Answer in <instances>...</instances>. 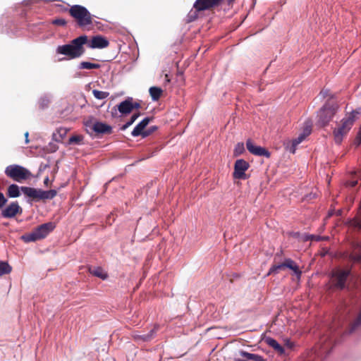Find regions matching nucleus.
I'll use <instances>...</instances> for the list:
<instances>
[{"label":"nucleus","mask_w":361,"mask_h":361,"mask_svg":"<svg viewBox=\"0 0 361 361\" xmlns=\"http://www.w3.org/2000/svg\"><path fill=\"white\" fill-rule=\"evenodd\" d=\"M87 42L86 35H81L73 39L69 44L59 45L56 49V54L63 55L65 58L59 59L71 60L81 57L85 53L84 44Z\"/></svg>","instance_id":"obj_1"},{"label":"nucleus","mask_w":361,"mask_h":361,"mask_svg":"<svg viewBox=\"0 0 361 361\" xmlns=\"http://www.w3.org/2000/svg\"><path fill=\"white\" fill-rule=\"evenodd\" d=\"M21 191L25 195L35 201L52 200L57 195L56 190H43L26 186H22Z\"/></svg>","instance_id":"obj_2"},{"label":"nucleus","mask_w":361,"mask_h":361,"mask_svg":"<svg viewBox=\"0 0 361 361\" xmlns=\"http://www.w3.org/2000/svg\"><path fill=\"white\" fill-rule=\"evenodd\" d=\"M4 173L8 177L18 183L28 179L32 176L28 169L18 164L8 166Z\"/></svg>","instance_id":"obj_3"},{"label":"nucleus","mask_w":361,"mask_h":361,"mask_svg":"<svg viewBox=\"0 0 361 361\" xmlns=\"http://www.w3.org/2000/svg\"><path fill=\"white\" fill-rule=\"evenodd\" d=\"M69 11L80 27L92 24L91 14L85 7L74 5L71 7Z\"/></svg>","instance_id":"obj_4"},{"label":"nucleus","mask_w":361,"mask_h":361,"mask_svg":"<svg viewBox=\"0 0 361 361\" xmlns=\"http://www.w3.org/2000/svg\"><path fill=\"white\" fill-rule=\"evenodd\" d=\"M337 109L338 105L336 104H331L326 103L324 104L317 113L318 123L323 126L327 125L332 119Z\"/></svg>","instance_id":"obj_5"},{"label":"nucleus","mask_w":361,"mask_h":361,"mask_svg":"<svg viewBox=\"0 0 361 361\" xmlns=\"http://www.w3.org/2000/svg\"><path fill=\"white\" fill-rule=\"evenodd\" d=\"M349 275V270L337 269L332 272V281L337 288L342 289L345 287V281Z\"/></svg>","instance_id":"obj_6"},{"label":"nucleus","mask_w":361,"mask_h":361,"mask_svg":"<svg viewBox=\"0 0 361 361\" xmlns=\"http://www.w3.org/2000/svg\"><path fill=\"white\" fill-rule=\"evenodd\" d=\"M286 267L293 270L298 276L301 275V271L299 270L298 267L291 259H286L283 263L273 266L270 269L269 274L278 273L280 270Z\"/></svg>","instance_id":"obj_7"},{"label":"nucleus","mask_w":361,"mask_h":361,"mask_svg":"<svg viewBox=\"0 0 361 361\" xmlns=\"http://www.w3.org/2000/svg\"><path fill=\"white\" fill-rule=\"evenodd\" d=\"M360 114V111L358 110L352 111L341 120L339 126L348 133Z\"/></svg>","instance_id":"obj_8"},{"label":"nucleus","mask_w":361,"mask_h":361,"mask_svg":"<svg viewBox=\"0 0 361 361\" xmlns=\"http://www.w3.org/2000/svg\"><path fill=\"white\" fill-rule=\"evenodd\" d=\"M85 126L97 134H110L112 132L111 126L99 121L86 122Z\"/></svg>","instance_id":"obj_9"},{"label":"nucleus","mask_w":361,"mask_h":361,"mask_svg":"<svg viewBox=\"0 0 361 361\" xmlns=\"http://www.w3.org/2000/svg\"><path fill=\"white\" fill-rule=\"evenodd\" d=\"M249 168V164L244 159L236 160L234 165L233 177L236 179H245V171Z\"/></svg>","instance_id":"obj_10"},{"label":"nucleus","mask_w":361,"mask_h":361,"mask_svg":"<svg viewBox=\"0 0 361 361\" xmlns=\"http://www.w3.org/2000/svg\"><path fill=\"white\" fill-rule=\"evenodd\" d=\"M246 147L247 150L254 155L265 157L267 158L270 157V153L267 149L258 145H255L250 139L246 141Z\"/></svg>","instance_id":"obj_11"},{"label":"nucleus","mask_w":361,"mask_h":361,"mask_svg":"<svg viewBox=\"0 0 361 361\" xmlns=\"http://www.w3.org/2000/svg\"><path fill=\"white\" fill-rule=\"evenodd\" d=\"M22 209L17 202H13L2 210L1 214L4 218H13L18 213H21Z\"/></svg>","instance_id":"obj_12"},{"label":"nucleus","mask_w":361,"mask_h":361,"mask_svg":"<svg viewBox=\"0 0 361 361\" xmlns=\"http://www.w3.org/2000/svg\"><path fill=\"white\" fill-rule=\"evenodd\" d=\"M55 228V225L52 222L43 224L35 229L37 235L39 240L44 238Z\"/></svg>","instance_id":"obj_13"},{"label":"nucleus","mask_w":361,"mask_h":361,"mask_svg":"<svg viewBox=\"0 0 361 361\" xmlns=\"http://www.w3.org/2000/svg\"><path fill=\"white\" fill-rule=\"evenodd\" d=\"M221 0H196L194 8L198 11H204L217 5Z\"/></svg>","instance_id":"obj_14"},{"label":"nucleus","mask_w":361,"mask_h":361,"mask_svg":"<svg viewBox=\"0 0 361 361\" xmlns=\"http://www.w3.org/2000/svg\"><path fill=\"white\" fill-rule=\"evenodd\" d=\"M109 41L100 35L94 36L89 43V47L92 49H104L109 46Z\"/></svg>","instance_id":"obj_15"},{"label":"nucleus","mask_w":361,"mask_h":361,"mask_svg":"<svg viewBox=\"0 0 361 361\" xmlns=\"http://www.w3.org/2000/svg\"><path fill=\"white\" fill-rule=\"evenodd\" d=\"M157 331V326H154L150 331L147 334H140L135 333L133 336L134 339L138 342H147L151 341L155 336Z\"/></svg>","instance_id":"obj_16"},{"label":"nucleus","mask_w":361,"mask_h":361,"mask_svg":"<svg viewBox=\"0 0 361 361\" xmlns=\"http://www.w3.org/2000/svg\"><path fill=\"white\" fill-rule=\"evenodd\" d=\"M132 98H128L125 101L121 102L118 106V110L123 114H127L131 112L133 109Z\"/></svg>","instance_id":"obj_17"},{"label":"nucleus","mask_w":361,"mask_h":361,"mask_svg":"<svg viewBox=\"0 0 361 361\" xmlns=\"http://www.w3.org/2000/svg\"><path fill=\"white\" fill-rule=\"evenodd\" d=\"M150 118L146 117L143 118L133 130L131 135L133 137H137L141 135L142 131L145 128V127L148 125Z\"/></svg>","instance_id":"obj_18"},{"label":"nucleus","mask_w":361,"mask_h":361,"mask_svg":"<svg viewBox=\"0 0 361 361\" xmlns=\"http://www.w3.org/2000/svg\"><path fill=\"white\" fill-rule=\"evenodd\" d=\"M265 342L271 348H273L278 353L282 355L284 353V348L274 338H267Z\"/></svg>","instance_id":"obj_19"},{"label":"nucleus","mask_w":361,"mask_h":361,"mask_svg":"<svg viewBox=\"0 0 361 361\" xmlns=\"http://www.w3.org/2000/svg\"><path fill=\"white\" fill-rule=\"evenodd\" d=\"M20 191L21 187H19L16 184H11L8 188L7 194L8 197L16 198L20 195Z\"/></svg>","instance_id":"obj_20"},{"label":"nucleus","mask_w":361,"mask_h":361,"mask_svg":"<svg viewBox=\"0 0 361 361\" xmlns=\"http://www.w3.org/2000/svg\"><path fill=\"white\" fill-rule=\"evenodd\" d=\"M348 133L345 132V130H343L339 126L337 128H336L334 130V140L336 144H341L343 137L347 135Z\"/></svg>","instance_id":"obj_21"},{"label":"nucleus","mask_w":361,"mask_h":361,"mask_svg":"<svg viewBox=\"0 0 361 361\" xmlns=\"http://www.w3.org/2000/svg\"><path fill=\"white\" fill-rule=\"evenodd\" d=\"M304 140L305 137H303V136L301 134H300L297 138L292 140L290 146L287 145L286 148L289 150L290 152L294 154L295 152L297 146L300 143H301Z\"/></svg>","instance_id":"obj_22"},{"label":"nucleus","mask_w":361,"mask_h":361,"mask_svg":"<svg viewBox=\"0 0 361 361\" xmlns=\"http://www.w3.org/2000/svg\"><path fill=\"white\" fill-rule=\"evenodd\" d=\"M149 92L152 101H157L162 94V90L157 87H151Z\"/></svg>","instance_id":"obj_23"},{"label":"nucleus","mask_w":361,"mask_h":361,"mask_svg":"<svg viewBox=\"0 0 361 361\" xmlns=\"http://www.w3.org/2000/svg\"><path fill=\"white\" fill-rule=\"evenodd\" d=\"M100 64L94 63L89 61H82L78 65V69H97L100 68Z\"/></svg>","instance_id":"obj_24"},{"label":"nucleus","mask_w":361,"mask_h":361,"mask_svg":"<svg viewBox=\"0 0 361 361\" xmlns=\"http://www.w3.org/2000/svg\"><path fill=\"white\" fill-rule=\"evenodd\" d=\"M12 271V267L5 261H0V276L8 274Z\"/></svg>","instance_id":"obj_25"},{"label":"nucleus","mask_w":361,"mask_h":361,"mask_svg":"<svg viewBox=\"0 0 361 361\" xmlns=\"http://www.w3.org/2000/svg\"><path fill=\"white\" fill-rule=\"evenodd\" d=\"M21 239L25 243L35 242L39 240L35 230L32 233L22 235Z\"/></svg>","instance_id":"obj_26"},{"label":"nucleus","mask_w":361,"mask_h":361,"mask_svg":"<svg viewBox=\"0 0 361 361\" xmlns=\"http://www.w3.org/2000/svg\"><path fill=\"white\" fill-rule=\"evenodd\" d=\"M92 94L94 97L97 99H104L109 95V93L107 92L99 91L97 90H93Z\"/></svg>","instance_id":"obj_27"},{"label":"nucleus","mask_w":361,"mask_h":361,"mask_svg":"<svg viewBox=\"0 0 361 361\" xmlns=\"http://www.w3.org/2000/svg\"><path fill=\"white\" fill-rule=\"evenodd\" d=\"M93 275L98 276L102 279H105L107 277V274L103 271L100 267H95L91 270Z\"/></svg>","instance_id":"obj_28"},{"label":"nucleus","mask_w":361,"mask_h":361,"mask_svg":"<svg viewBox=\"0 0 361 361\" xmlns=\"http://www.w3.org/2000/svg\"><path fill=\"white\" fill-rule=\"evenodd\" d=\"M245 152V147L243 142H238L235 145L233 154L234 156L238 157Z\"/></svg>","instance_id":"obj_29"},{"label":"nucleus","mask_w":361,"mask_h":361,"mask_svg":"<svg viewBox=\"0 0 361 361\" xmlns=\"http://www.w3.org/2000/svg\"><path fill=\"white\" fill-rule=\"evenodd\" d=\"M351 257L352 259L355 262H359L361 260V243L355 250L354 252L352 254Z\"/></svg>","instance_id":"obj_30"},{"label":"nucleus","mask_w":361,"mask_h":361,"mask_svg":"<svg viewBox=\"0 0 361 361\" xmlns=\"http://www.w3.org/2000/svg\"><path fill=\"white\" fill-rule=\"evenodd\" d=\"M139 116V114H134L132 115L130 119L123 126L122 129L125 130L130 126L136 121Z\"/></svg>","instance_id":"obj_31"},{"label":"nucleus","mask_w":361,"mask_h":361,"mask_svg":"<svg viewBox=\"0 0 361 361\" xmlns=\"http://www.w3.org/2000/svg\"><path fill=\"white\" fill-rule=\"evenodd\" d=\"M82 139L83 137L81 135H73L69 138V143H75L78 145H80L82 143Z\"/></svg>","instance_id":"obj_32"},{"label":"nucleus","mask_w":361,"mask_h":361,"mask_svg":"<svg viewBox=\"0 0 361 361\" xmlns=\"http://www.w3.org/2000/svg\"><path fill=\"white\" fill-rule=\"evenodd\" d=\"M49 102V100L46 97H41L39 100V106L42 109L47 106Z\"/></svg>","instance_id":"obj_33"},{"label":"nucleus","mask_w":361,"mask_h":361,"mask_svg":"<svg viewBox=\"0 0 361 361\" xmlns=\"http://www.w3.org/2000/svg\"><path fill=\"white\" fill-rule=\"evenodd\" d=\"M239 353H240V355L242 357H245L248 360H251L252 359L253 355H254L253 353H247V352H245V351H243V350L240 351Z\"/></svg>","instance_id":"obj_34"},{"label":"nucleus","mask_w":361,"mask_h":361,"mask_svg":"<svg viewBox=\"0 0 361 361\" xmlns=\"http://www.w3.org/2000/svg\"><path fill=\"white\" fill-rule=\"evenodd\" d=\"M322 239V237H321L320 235H309L305 237L306 240H310L319 241Z\"/></svg>","instance_id":"obj_35"},{"label":"nucleus","mask_w":361,"mask_h":361,"mask_svg":"<svg viewBox=\"0 0 361 361\" xmlns=\"http://www.w3.org/2000/svg\"><path fill=\"white\" fill-rule=\"evenodd\" d=\"M53 24L63 26L66 24V21L63 18H57L53 20Z\"/></svg>","instance_id":"obj_36"},{"label":"nucleus","mask_w":361,"mask_h":361,"mask_svg":"<svg viewBox=\"0 0 361 361\" xmlns=\"http://www.w3.org/2000/svg\"><path fill=\"white\" fill-rule=\"evenodd\" d=\"M311 130H312L311 126H307L304 128V130H303L302 133H301V135L303 136V137L305 138L307 136H308L311 133Z\"/></svg>","instance_id":"obj_37"},{"label":"nucleus","mask_w":361,"mask_h":361,"mask_svg":"<svg viewBox=\"0 0 361 361\" xmlns=\"http://www.w3.org/2000/svg\"><path fill=\"white\" fill-rule=\"evenodd\" d=\"M355 144L358 146L361 144V128L360 129L359 132L357 133V137L355 140Z\"/></svg>","instance_id":"obj_38"},{"label":"nucleus","mask_w":361,"mask_h":361,"mask_svg":"<svg viewBox=\"0 0 361 361\" xmlns=\"http://www.w3.org/2000/svg\"><path fill=\"white\" fill-rule=\"evenodd\" d=\"M355 144L358 146L361 144V128L360 129L359 132L357 133V137L355 140Z\"/></svg>","instance_id":"obj_39"},{"label":"nucleus","mask_w":361,"mask_h":361,"mask_svg":"<svg viewBox=\"0 0 361 361\" xmlns=\"http://www.w3.org/2000/svg\"><path fill=\"white\" fill-rule=\"evenodd\" d=\"M6 202V199L5 198L3 193L0 192V208L2 207L5 203Z\"/></svg>","instance_id":"obj_40"},{"label":"nucleus","mask_w":361,"mask_h":361,"mask_svg":"<svg viewBox=\"0 0 361 361\" xmlns=\"http://www.w3.org/2000/svg\"><path fill=\"white\" fill-rule=\"evenodd\" d=\"M251 360H253V361H265L262 356H260L259 355H257V354H254V355L252 357V359Z\"/></svg>","instance_id":"obj_41"},{"label":"nucleus","mask_w":361,"mask_h":361,"mask_svg":"<svg viewBox=\"0 0 361 361\" xmlns=\"http://www.w3.org/2000/svg\"><path fill=\"white\" fill-rule=\"evenodd\" d=\"M319 95L322 97L325 98V97L329 96V90H323L321 91Z\"/></svg>","instance_id":"obj_42"},{"label":"nucleus","mask_w":361,"mask_h":361,"mask_svg":"<svg viewBox=\"0 0 361 361\" xmlns=\"http://www.w3.org/2000/svg\"><path fill=\"white\" fill-rule=\"evenodd\" d=\"M150 135V132L148 130H143L142 131V133L140 135H142V137H147Z\"/></svg>","instance_id":"obj_43"},{"label":"nucleus","mask_w":361,"mask_h":361,"mask_svg":"<svg viewBox=\"0 0 361 361\" xmlns=\"http://www.w3.org/2000/svg\"><path fill=\"white\" fill-rule=\"evenodd\" d=\"M357 184V180H350L347 183V185L350 187H355Z\"/></svg>","instance_id":"obj_44"},{"label":"nucleus","mask_w":361,"mask_h":361,"mask_svg":"<svg viewBox=\"0 0 361 361\" xmlns=\"http://www.w3.org/2000/svg\"><path fill=\"white\" fill-rule=\"evenodd\" d=\"M157 129V127L154 126H151L149 128H148L147 130L150 132V134H152L153 132H154Z\"/></svg>","instance_id":"obj_45"},{"label":"nucleus","mask_w":361,"mask_h":361,"mask_svg":"<svg viewBox=\"0 0 361 361\" xmlns=\"http://www.w3.org/2000/svg\"><path fill=\"white\" fill-rule=\"evenodd\" d=\"M28 135H29V133H28V132H26V133H25V143H26V144H27V143L29 142Z\"/></svg>","instance_id":"obj_46"},{"label":"nucleus","mask_w":361,"mask_h":361,"mask_svg":"<svg viewBox=\"0 0 361 361\" xmlns=\"http://www.w3.org/2000/svg\"><path fill=\"white\" fill-rule=\"evenodd\" d=\"M133 109H138L140 107V105L139 103L137 102H135V103H133Z\"/></svg>","instance_id":"obj_47"},{"label":"nucleus","mask_w":361,"mask_h":361,"mask_svg":"<svg viewBox=\"0 0 361 361\" xmlns=\"http://www.w3.org/2000/svg\"><path fill=\"white\" fill-rule=\"evenodd\" d=\"M53 139L57 142H60L61 139L57 138V135L56 133H53Z\"/></svg>","instance_id":"obj_48"},{"label":"nucleus","mask_w":361,"mask_h":361,"mask_svg":"<svg viewBox=\"0 0 361 361\" xmlns=\"http://www.w3.org/2000/svg\"><path fill=\"white\" fill-rule=\"evenodd\" d=\"M48 182H49V178H46L44 181V184L47 185L48 183Z\"/></svg>","instance_id":"obj_49"},{"label":"nucleus","mask_w":361,"mask_h":361,"mask_svg":"<svg viewBox=\"0 0 361 361\" xmlns=\"http://www.w3.org/2000/svg\"><path fill=\"white\" fill-rule=\"evenodd\" d=\"M235 361H246V360H242V359H240V358H236V359L235 360Z\"/></svg>","instance_id":"obj_50"},{"label":"nucleus","mask_w":361,"mask_h":361,"mask_svg":"<svg viewBox=\"0 0 361 361\" xmlns=\"http://www.w3.org/2000/svg\"><path fill=\"white\" fill-rule=\"evenodd\" d=\"M166 81H167V82H169V80H170L169 79V78H168V75H166Z\"/></svg>","instance_id":"obj_51"},{"label":"nucleus","mask_w":361,"mask_h":361,"mask_svg":"<svg viewBox=\"0 0 361 361\" xmlns=\"http://www.w3.org/2000/svg\"><path fill=\"white\" fill-rule=\"evenodd\" d=\"M230 1H233V0H229Z\"/></svg>","instance_id":"obj_52"}]
</instances>
